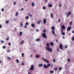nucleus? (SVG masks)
<instances>
[{
  "label": "nucleus",
  "mask_w": 74,
  "mask_h": 74,
  "mask_svg": "<svg viewBox=\"0 0 74 74\" xmlns=\"http://www.w3.org/2000/svg\"><path fill=\"white\" fill-rule=\"evenodd\" d=\"M45 48L47 51H49V52H52V48L50 49V48L48 47L47 46H46Z\"/></svg>",
  "instance_id": "nucleus-1"
},
{
  "label": "nucleus",
  "mask_w": 74,
  "mask_h": 74,
  "mask_svg": "<svg viewBox=\"0 0 74 74\" xmlns=\"http://www.w3.org/2000/svg\"><path fill=\"white\" fill-rule=\"evenodd\" d=\"M42 36L44 38H45L46 40H47V36L46 35V34H45V33H43L42 34Z\"/></svg>",
  "instance_id": "nucleus-2"
},
{
  "label": "nucleus",
  "mask_w": 74,
  "mask_h": 74,
  "mask_svg": "<svg viewBox=\"0 0 74 74\" xmlns=\"http://www.w3.org/2000/svg\"><path fill=\"white\" fill-rule=\"evenodd\" d=\"M34 66L33 65H32L31 66V67L29 70H34Z\"/></svg>",
  "instance_id": "nucleus-3"
},
{
  "label": "nucleus",
  "mask_w": 74,
  "mask_h": 74,
  "mask_svg": "<svg viewBox=\"0 0 74 74\" xmlns=\"http://www.w3.org/2000/svg\"><path fill=\"white\" fill-rule=\"evenodd\" d=\"M42 60H44V61H45V62L46 61V62L47 63H49V62L48 61L47 59H45L44 58H42Z\"/></svg>",
  "instance_id": "nucleus-4"
},
{
  "label": "nucleus",
  "mask_w": 74,
  "mask_h": 74,
  "mask_svg": "<svg viewBox=\"0 0 74 74\" xmlns=\"http://www.w3.org/2000/svg\"><path fill=\"white\" fill-rule=\"evenodd\" d=\"M59 48L61 49H63V45H62V44H60V45L59 46Z\"/></svg>",
  "instance_id": "nucleus-5"
},
{
  "label": "nucleus",
  "mask_w": 74,
  "mask_h": 74,
  "mask_svg": "<svg viewBox=\"0 0 74 74\" xmlns=\"http://www.w3.org/2000/svg\"><path fill=\"white\" fill-rule=\"evenodd\" d=\"M71 29V27L70 26L68 27L67 29V31H70V30Z\"/></svg>",
  "instance_id": "nucleus-6"
},
{
  "label": "nucleus",
  "mask_w": 74,
  "mask_h": 74,
  "mask_svg": "<svg viewBox=\"0 0 74 74\" xmlns=\"http://www.w3.org/2000/svg\"><path fill=\"white\" fill-rule=\"evenodd\" d=\"M43 67L45 68V69H47V68H48V66H47V65L45 64L43 65Z\"/></svg>",
  "instance_id": "nucleus-7"
},
{
  "label": "nucleus",
  "mask_w": 74,
  "mask_h": 74,
  "mask_svg": "<svg viewBox=\"0 0 74 74\" xmlns=\"http://www.w3.org/2000/svg\"><path fill=\"white\" fill-rule=\"evenodd\" d=\"M40 55H36V56L35 58H40Z\"/></svg>",
  "instance_id": "nucleus-8"
},
{
  "label": "nucleus",
  "mask_w": 74,
  "mask_h": 74,
  "mask_svg": "<svg viewBox=\"0 0 74 74\" xmlns=\"http://www.w3.org/2000/svg\"><path fill=\"white\" fill-rule=\"evenodd\" d=\"M50 44L51 46H53V42H51Z\"/></svg>",
  "instance_id": "nucleus-9"
},
{
  "label": "nucleus",
  "mask_w": 74,
  "mask_h": 74,
  "mask_svg": "<svg viewBox=\"0 0 74 74\" xmlns=\"http://www.w3.org/2000/svg\"><path fill=\"white\" fill-rule=\"evenodd\" d=\"M43 23L44 24H45L46 23V18H45L43 20Z\"/></svg>",
  "instance_id": "nucleus-10"
},
{
  "label": "nucleus",
  "mask_w": 74,
  "mask_h": 74,
  "mask_svg": "<svg viewBox=\"0 0 74 74\" xmlns=\"http://www.w3.org/2000/svg\"><path fill=\"white\" fill-rule=\"evenodd\" d=\"M31 26L32 27H35V25L34 24H31Z\"/></svg>",
  "instance_id": "nucleus-11"
},
{
  "label": "nucleus",
  "mask_w": 74,
  "mask_h": 74,
  "mask_svg": "<svg viewBox=\"0 0 74 74\" xmlns=\"http://www.w3.org/2000/svg\"><path fill=\"white\" fill-rule=\"evenodd\" d=\"M62 29H65V27L63 25L62 27Z\"/></svg>",
  "instance_id": "nucleus-12"
},
{
  "label": "nucleus",
  "mask_w": 74,
  "mask_h": 74,
  "mask_svg": "<svg viewBox=\"0 0 74 74\" xmlns=\"http://www.w3.org/2000/svg\"><path fill=\"white\" fill-rule=\"evenodd\" d=\"M38 66L39 67H42V66H43V64H39Z\"/></svg>",
  "instance_id": "nucleus-13"
},
{
  "label": "nucleus",
  "mask_w": 74,
  "mask_h": 74,
  "mask_svg": "<svg viewBox=\"0 0 74 74\" xmlns=\"http://www.w3.org/2000/svg\"><path fill=\"white\" fill-rule=\"evenodd\" d=\"M51 29L52 30H54L55 27L54 26H52L51 28Z\"/></svg>",
  "instance_id": "nucleus-14"
},
{
  "label": "nucleus",
  "mask_w": 74,
  "mask_h": 74,
  "mask_svg": "<svg viewBox=\"0 0 74 74\" xmlns=\"http://www.w3.org/2000/svg\"><path fill=\"white\" fill-rule=\"evenodd\" d=\"M52 33L54 34V35H55V31L54 30H52Z\"/></svg>",
  "instance_id": "nucleus-15"
},
{
  "label": "nucleus",
  "mask_w": 74,
  "mask_h": 74,
  "mask_svg": "<svg viewBox=\"0 0 74 74\" xmlns=\"http://www.w3.org/2000/svg\"><path fill=\"white\" fill-rule=\"evenodd\" d=\"M32 7H34L35 5H34V2H32Z\"/></svg>",
  "instance_id": "nucleus-16"
},
{
  "label": "nucleus",
  "mask_w": 74,
  "mask_h": 74,
  "mask_svg": "<svg viewBox=\"0 0 74 74\" xmlns=\"http://www.w3.org/2000/svg\"><path fill=\"white\" fill-rule=\"evenodd\" d=\"M22 35V32H21L20 33L19 36H21Z\"/></svg>",
  "instance_id": "nucleus-17"
},
{
  "label": "nucleus",
  "mask_w": 74,
  "mask_h": 74,
  "mask_svg": "<svg viewBox=\"0 0 74 74\" xmlns=\"http://www.w3.org/2000/svg\"><path fill=\"white\" fill-rule=\"evenodd\" d=\"M59 71H61L62 70V67H59Z\"/></svg>",
  "instance_id": "nucleus-18"
},
{
  "label": "nucleus",
  "mask_w": 74,
  "mask_h": 74,
  "mask_svg": "<svg viewBox=\"0 0 74 74\" xmlns=\"http://www.w3.org/2000/svg\"><path fill=\"white\" fill-rule=\"evenodd\" d=\"M47 68H48L50 66H51V64L50 63H49L47 64Z\"/></svg>",
  "instance_id": "nucleus-19"
},
{
  "label": "nucleus",
  "mask_w": 74,
  "mask_h": 74,
  "mask_svg": "<svg viewBox=\"0 0 74 74\" xmlns=\"http://www.w3.org/2000/svg\"><path fill=\"white\" fill-rule=\"evenodd\" d=\"M48 6L49 7H52V4H49Z\"/></svg>",
  "instance_id": "nucleus-20"
},
{
  "label": "nucleus",
  "mask_w": 74,
  "mask_h": 74,
  "mask_svg": "<svg viewBox=\"0 0 74 74\" xmlns=\"http://www.w3.org/2000/svg\"><path fill=\"white\" fill-rule=\"evenodd\" d=\"M46 45L48 47H49V43H47Z\"/></svg>",
  "instance_id": "nucleus-21"
},
{
  "label": "nucleus",
  "mask_w": 74,
  "mask_h": 74,
  "mask_svg": "<svg viewBox=\"0 0 74 74\" xmlns=\"http://www.w3.org/2000/svg\"><path fill=\"white\" fill-rule=\"evenodd\" d=\"M41 21H39L37 23V24H38V25H39V24H40V22H41Z\"/></svg>",
  "instance_id": "nucleus-22"
},
{
  "label": "nucleus",
  "mask_w": 74,
  "mask_h": 74,
  "mask_svg": "<svg viewBox=\"0 0 74 74\" xmlns=\"http://www.w3.org/2000/svg\"><path fill=\"white\" fill-rule=\"evenodd\" d=\"M5 23H9V20H7L5 22Z\"/></svg>",
  "instance_id": "nucleus-23"
},
{
  "label": "nucleus",
  "mask_w": 74,
  "mask_h": 74,
  "mask_svg": "<svg viewBox=\"0 0 74 74\" xmlns=\"http://www.w3.org/2000/svg\"><path fill=\"white\" fill-rule=\"evenodd\" d=\"M24 43V40H22V42H21V44H23Z\"/></svg>",
  "instance_id": "nucleus-24"
},
{
  "label": "nucleus",
  "mask_w": 74,
  "mask_h": 74,
  "mask_svg": "<svg viewBox=\"0 0 74 74\" xmlns=\"http://www.w3.org/2000/svg\"><path fill=\"white\" fill-rule=\"evenodd\" d=\"M18 12H16L15 14V16H18Z\"/></svg>",
  "instance_id": "nucleus-25"
},
{
  "label": "nucleus",
  "mask_w": 74,
  "mask_h": 74,
  "mask_svg": "<svg viewBox=\"0 0 74 74\" xmlns=\"http://www.w3.org/2000/svg\"><path fill=\"white\" fill-rule=\"evenodd\" d=\"M62 36H64L65 35V33L63 32L62 33Z\"/></svg>",
  "instance_id": "nucleus-26"
},
{
  "label": "nucleus",
  "mask_w": 74,
  "mask_h": 74,
  "mask_svg": "<svg viewBox=\"0 0 74 74\" xmlns=\"http://www.w3.org/2000/svg\"><path fill=\"white\" fill-rule=\"evenodd\" d=\"M28 15L29 16H30L31 17V16H32V15L30 14V13H29L28 14Z\"/></svg>",
  "instance_id": "nucleus-27"
},
{
  "label": "nucleus",
  "mask_w": 74,
  "mask_h": 74,
  "mask_svg": "<svg viewBox=\"0 0 74 74\" xmlns=\"http://www.w3.org/2000/svg\"><path fill=\"white\" fill-rule=\"evenodd\" d=\"M3 49H5L6 48V47L5 46H4L2 47Z\"/></svg>",
  "instance_id": "nucleus-28"
},
{
  "label": "nucleus",
  "mask_w": 74,
  "mask_h": 74,
  "mask_svg": "<svg viewBox=\"0 0 74 74\" xmlns=\"http://www.w3.org/2000/svg\"><path fill=\"white\" fill-rule=\"evenodd\" d=\"M1 43H2V44H3V43H4V41H3V40H1Z\"/></svg>",
  "instance_id": "nucleus-29"
},
{
  "label": "nucleus",
  "mask_w": 74,
  "mask_h": 74,
  "mask_svg": "<svg viewBox=\"0 0 74 74\" xmlns=\"http://www.w3.org/2000/svg\"><path fill=\"white\" fill-rule=\"evenodd\" d=\"M51 17L53 18V14H52V13H51Z\"/></svg>",
  "instance_id": "nucleus-30"
},
{
  "label": "nucleus",
  "mask_w": 74,
  "mask_h": 74,
  "mask_svg": "<svg viewBox=\"0 0 74 74\" xmlns=\"http://www.w3.org/2000/svg\"><path fill=\"white\" fill-rule=\"evenodd\" d=\"M70 14H71V12H69L68 14V16H69V15H70Z\"/></svg>",
  "instance_id": "nucleus-31"
},
{
  "label": "nucleus",
  "mask_w": 74,
  "mask_h": 74,
  "mask_svg": "<svg viewBox=\"0 0 74 74\" xmlns=\"http://www.w3.org/2000/svg\"><path fill=\"white\" fill-rule=\"evenodd\" d=\"M16 62L17 63H19V60H18V59H17L16 60Z\"/></svg>",
  "instance_id": "nucleus-32"
},
{
  "label": "nucleus",
  "mask_w": 74,
  "mask_h": 74,
  "mask_svg": "<svg viewBox=\"0 0 74 74\" xmlns=\"http://www.w3.org/2000/svg\"><path fill=\"white\" fill-rule=\"evenodd\" d=\"M40 40V39H37L36 40V41H39Z\"/></svg>",
  "instance_id": "nucleus-33"
},
{
  "label": "nucleus",
  "mask_w": 74,
  "mask_h": 74,
  "mask_svg": "<svg viewBox=\"0 0 74 74\" xmlns=\"http://www.w3.org/2000/svg\"><path fill=\"white\" fill-rule=\"evenodd\" d=\"M20 25L21 27L23 25L22 24V22H21Z\"/></svg>",
  "instance_id": "nucleus-34"
},
{
  "label": "nucleus",
  "mask_w": 74,
  "mask_h": 74,
  "mask_svg": "<svg viewBox=\"0 0 74 74\" xmlns=\"http://www.w3.org/2000/svg\"><path fill=\"white\" fill-rule=\"evenodd\" d=\"M8 58L9 59V60H11V58L9 57H8Z\"/></svg>",
  "instance_id": "nucleus-35"
},
{
  "label": "nucleus",
  "mask_w": 74,
  "mask_h": 74,
  "mask_svg": "<svg viewBox=\"0 0 74 74\" xmlns=\"http://www.w3.org/2000/svg\"><path fill=\"white\" fill-rule=\"evenodd\" d=\"M22 57H23V56H24V53H22Z\"/></svg>",
  "instance_id": "nucleus-36"
},
{
  "label": "nucleus",
  "mask_w": 74,
  "mask_h": 74,
  "mask_svg": "<svg viewBox=\"0 0 74 74\" xmlns=\"http://www.w3.org/2000/svg\"><path fill=\"white\" fill-rule=\"evenodd\" d=\"M50 73H53V71H50Z\"/></svg>",
  "instance_id": "nucleus-37"
},
{
  "label": "nucleus",
  "mask_w": 74,
  "mask_h": 74,
  "mask_svg": "<svg viewBox=\"0 0 74 74\" xmlns=\"http://www.w3.org/2000/svg\"><path fill=\"white\" fill-rule=\"evenodd\" d=\"M43 32H44V33H45L46 32V30H45V29H44L43 31Z\"/></svg>",
  "instance_id": "nucleus-38"
},
{
  "label": "nucleus",
  "mask_w": 74,
  "mask_h": 74,
  "mask_svg": "<svg viewBox=\"0 0 74 74\" xmlns=\"http://www.w3.org/2000/svg\"><path fill=\"white\" fill-rule=\"evenodd\" d=\"M71 61V60H70V58H69V59L68 60V62H70Z\"/></svg>",
  "instance_id": "nucleus-39"
},
{
  "label": "nucleus",
  "mask_w": 74,
  "mask_h": 74,
  "mask_svg": "<svg viewBox=\"0 0 74 74\" xmlns=\"http://www.w3.org/2000/svg\"><path fill=\"white\" fill-rule=\"evenodd\" d=\"M6 40H7V41H8V40H9V37H8V38H6Z\"/></svg>",
  "instance_id": "nucleus-40"
},
{
  "label": "nucleus",
  "mask_w": 74,
  "mask_h": 74,
  "mask_svg": "<svg viewBox=\"0 0 74 74\" xmlns=\"http://www.w3.org/2000/svg\"><path fill=\"white\" fill-rule=\"evenodd\" d=\"M29 16H27L26 17V19H29Z\"/></svg>",
  "instance_id": "nucleus-41"
},
{
  "label": "nucleus",
  "mask_w": 74,
  "mask_h": 74,
  "mask_svg": "<svg viewBox=\"0 0 74 74\" xmlns=\"http://www.w3.org/2000/svg\"><path fill=\"white\" fill-rule=\"evenodd\" d=\"M72 41H74V37H73L72 38Z\"/></svg>",
  "instance_id": "nucleus-42"
},
{
  "label": "nucleus",
  "mask_w": 74,
  "mask_h": 74,
  "mask_svg": "<svg viewBox=\"0 0 74 74\" xmlns=\"http://www.w3.org/2000/svg\"><path fill=\"white\" fill-rule=\"evenodd\" d=\"M45 6L43 7V10H45Z\"/></svg>",
  "instance_id": "nucleus-43"
},
{
  "label": "nucleus",
  "mask_w": 74,
  "mask_h": 74,
  "mask_svg": "<svg viewBox=\"0 0 74 74\" xmlns=\"http://www.w3.org/2000/svg\"><path fill=\"white\" fill-rule=\"evenodd\" d=\"M57 51L58 52H59V49L58 48L57 49Z\"/></svg>",
  "instance_id": "nucleus-44"
},
{
  "label": "nucleus",
  "mask_w": 74,
  "mask_h": 74,
  "mask_svg": "<svg viewBox=\"0 0 74 74\" xmlns=\"http://www.w3.org/2000/svg\"><path fill=\"white\" fill-rule=\"evenodd\" d=\"M63 29H62L61 30V33H63Z\"/></svg>",
  "instance_id": "nucleus-45"
},
{
  "label": "nucleus",
  "mask_w": 74,
  "mask_h": 74,
  "mask_svg": "<svg viewBox=\"0 0 74 74\" xmlns=\"http://www.w3.org/2000/svg\"><path fill=\"white\" fill-rule=\"evenodd\" d=\"M7 52H10V50H9L8 51H7Z\"/></svg>",
  "instance_id": "nucleus-46"
},
{
  "label": "nucleus",
  "mask_w": 74,
  "mask_h": 74,
  "mask_svg": "<svg viewBox=\"0 0 74 74\" xmlns=\"http://www.w3.org/2000/svg\"><path fill=\"white\" fill-rule=\"evenodd\" d=\"M70 25H72V22H70Z\"/></svg>",
  "instance_id": "nucleus-47"
},
{
  "label": "nucleus",
  "mask_w": 74,
  "mask_h": 74,
  "mask_svg": "<svg viewBox=\"0 0 74 74\" xmlns=\"http://www.w3.org/2000/svg\"><path fill=\"white\" fill-rule=\"evenodd\" d=\"M14 5H15V4H16V2H14Z\"/></svg>",
  "instance_id": "nucleus-48"
},
{
  "label": "nucleus",
  "mask_w": 74,
  "mask_h": 74,
  "mask_svg": "<svg viewBox=\"0 0 74 74\" xmlns=\"http://www.w3.org/2000/svg\"><path fill=\"white\" fill-rule=\"evenodd\" d=\"M22 66H23V65H24V63H23V62H22Z\"/></svg>",
  "instance_id": "nucleus-49"
},
{
  "label": "nucleus",
  "mask_w": 74,
  "mask_h": 74,
  "mask_svg": "<svg viewBox=\"0 0 74 74\" xmlns=\"http://www.w3.org/2000/svg\"><path fill=\"white\" fill-rule=\"evenodd\" d=\"M29 25V23H26V25Z\"/></svg>",
  "instance_id": "nucleus-50"
},
{
  "label": "nucleus",
  "mask_w": 74,
  "mask_h": 74,
  "mask_svg": "<svg viewBox=\"0 0 74 74\" xmlns=\"http://www.w3.org/2000/svg\"><path fill=\"white\" fill-rule=\"evenodd\" d=\"M36 32H38L39 30H38V29H37L36 30Z\"/></svg>",
  "instance_id": "nucleus-51"
},
{
  "label": "nucleus",
  "mask_w": 74,
  "mask_h": 74,
  "mask_svg": "<svg viewBox=\"0 0 74 74\" xmlns=\"http://www.w3.org/2000/svg\"><path fill=\"white\" fill-rule=\"evenodd\" d=\"M1 11H4V9L2 8L1 9Z\"/></svg>",
  "instance_id": "nucleus-52"
},
{
  "label": "nucleus",
  "mask_w": 74,
  "mask_h": 74,
  "mask_svg": "<svg viewBox=\"0 0 74 74\" xmlns=\"http://www.w3.org/2000/svg\"><path fill=\"white\" fill-rule=\"evenodd\" d=\"M60 7H62V5H61V3H60Z\"/></svg>",
  "instance_id": "nucleus-53"
},
{
  "label": "nucleus",
  "mask_w": 74,
  "mask_h": 74,
  "mask_svg": "<svg viewBox=\"0 0 74 74\" xmlns=\"http://www.w3.org/2000/svg\"><path fill=\"white\" fill-rule=\"evenodd\" d=\"M55 59H54L53 60V62H55Z\"/></svg>",
  "instance_id": "nucleus-54"
},
{
  "label": "nucleus",
  "mask_w": 74,
  "mask_h": 74,
  "mask_svg": "<svg viewBox=\"0 0 74 74\" xmlns=\"http://www.w3.org/2000/svg\"><path fill=\"white\" fill-rule=\"evenodd\" d=\"M1 27H2V26L1 25H0V28H1Z\"/></svg>",
  "instance_id": "nucleus-55"
},
{
  "label": "nucleus",
  "mask_w": 74,
  "mask_h": 74,
  "mask_svg": "<svg viewBox=\"0 0 74 74\" xmlns=\"http://www.w3.org/2000/svg\"><path fill=\"white\" fill-rule=\"evenodd\" d=\"M8 44L9 45H11V43H9Z\"/></svg>",
  "instance_id": "nucleus-56"
},
{
  "label": "nucleus",
  "mask_w": 74,
  "mask_h": 74,
  "mask_svg": "<svg viewBox=\"0 0 74 74\" xmlns=\"http://www.w3.org/2000/svg\"><path fill=\"white\" fill-rule=\"evenodd\" d=\"M25 28H26L27 27V26L25 25Z\"/></svg>",
  "instance_id": "nucleus-57"
},
{
  "label": "nucleus",
  "mask_w": 74,
  "mask_h": 74,
  "mask_svg": "<svg viewBox=\"0 0 74 74\" xmlns=\"http://www.w3.org/2000/svg\"><path fill=\"white\" fill-rule=\"evenodd\" d=\"M58 22H60V19H59L58 20Z\"/></svg>",
  "instance_id": "nucleus-58"
},
{
  "label": "nucleus",
  "mask_w": 74,
  "mask_h": 74,
  "mask_svg": "<svg viewBox=\"0 0 74 74\" xmlns=\"http://www.w3.org/2000/svg\"><path fill=\"white\" fill-rule=\"evenodd\" d=\"M57 70H58V67H56V71H57Z\"/></svg>",
  "instance_id": "nucleus-59"
},
{
  "label": "nucleus",
  "mask_w": 74,
  "mask_h": 74,
  "mask_svg": "<svg viewBox=\"0 0 74 74\" xmlns=\"http://www.w3.org/2000/svg\"><path fill=\"white\" fill-rule=\"evenodd\" d=\"M47 1H48V0H46L45 3H47Z\"/></svg>",
  "instance_id": "nucleus-60"
},
{
  "label": "nucleus",
  "mask_w": 74,
  "mask_h": 74,
  "mask_svg": "<svg viewBox=\"0 0 74 74\" xmlns=\"http://www.w3.org/2000/svg\"><path fill=\"white\" fill-rule=\"evenodd\" d=\"M23 8H22L21 10V11H23Z\"/></svg>",
  "instance_id": "nucleus-61"
},
{
  "label": "nucleus",
  "mask_w": 74,
  "mask_h": 74,
  "mask_svg": "<svg viewBox=\"0 0 74 74\" xmlns=\"http://www.w3.org/2000/svg\"><path fill=\"white\" fill-rule=\"evenodd\" d=\"M56 42H58V41L57 40H56Z\"/></svg>",
  "instance_id": "nucleus-62"
},
{
  "label": "nucleus",
  "mask_w": 74,
  "mask_h": 74,
  "mask_svg": "<svg viewBox=\"0 0 74 74\" xmlns=\"http://www.w3.org/2000/svg\"><path fill=\"white\" fill-rule=\"evenodd\" d=\"M65 48H67V46H65Z\"/></svg>",
  "instance_id": "nucleus-63"
},
{
  "label": "nucleus",
  "mask_w": 74,
  "mask_h": 74,
  "mask_svg": "<svg viewBox=\"0 0 74 74\" xmlns=\"http://www.w3.org/2000/svg\"><path fill=\"white\" fill-rule=\"evenodd\" d=\"M72 33H74V31H72Z\"/></svg>",
  "instance_id": "nucleus-64"
}]
</instances>
